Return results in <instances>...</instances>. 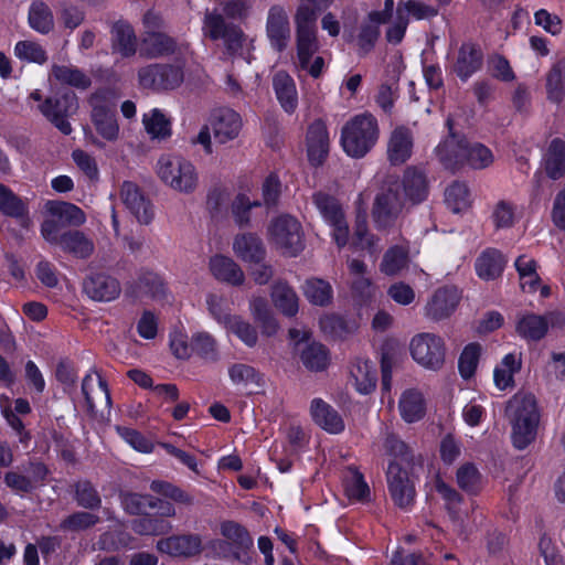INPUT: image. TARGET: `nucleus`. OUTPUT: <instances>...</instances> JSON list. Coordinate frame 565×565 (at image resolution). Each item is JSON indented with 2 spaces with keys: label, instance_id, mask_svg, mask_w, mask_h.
Segmentation results:
<instances>
[{
  "label": "nucleus",
  "instance_id": "f257e3e1",
  "mask_svg": "<svg viewBox=\"0 0 565 565\" xmlns=\"http://www.w3.org/2000/svg\"><path fill=\"white\" fill-rule=\"evenodd\" d=\"M507 413L512 425V443L515 448H526L535 438L539 411L532 394H516L508 404Z\"/></svg>",
  "mask_w": 565,
  "mask_h": 565
},
{
  "label": "nucleus",
  "instance_id": "f03ea898",
  "mask_svg": "<svg viewBox=\"0 0 565 565\" xmlns=\"http://www.w3.org/2000/svg\"><path fill=\"white\" fill-rule=\"evenodd\" d=\"M159 180L171 190L181 194H192L200 184L196 167L180 154H161L156 163Z\"/></svg>",
  "mask_w": 565,
  "mask_h": 565
},
{
  "label": "nucleus",
  "instance_id": "7ed1b4c3",
  "mask_svg": "<svg viewBox=\"0 0 565 565\" xmlns=\"http://www.w3.org/2000/svg\"><path fill=\"white\" fill-rule=\"evenodd\" d=\"M379 125L371 114H361L348 120L341 129L340 143L351 158H363L377 142Z\"/></svg>",
  "mask_w": 565,
  "mask_h": 565
},
{
  "label": "nucleus",
  "instance_id": "20e7f679",
  "mask_svg": "<svg viewBox=\"0 0 565 565\" xmlns=\"http://www.w3.org/2000/svg\"><path fill=\"white\" fill-rule=\"evenodd\" d=\"M386 446L396 458H401V461H408V449L402 440L395 437L387 438ZM387 484L395 504L406 508L413 502L415 497L414 484L409 479L408 471L403 468L402 462H398L397 459L388 465Z\"/></svg>",
  "mask_w": 565,
  "mask_h": 565
},
{
  "label": "nucleus",
  "instance_id": "39448f33",
  "mask_svg": "<svg viewBox=\"0 0 565 565\" xmlns=\"http://www.w3.org/2000/svg\"><path fill=\"white\" fill-rule=\"evenodd\" d=\"M268 241L288 257H296L305 248L301 224L296 217L287 214L271 221L268 227Z\"/></svg>",
  "mask_w": 565,
  "mask_h": 565
},
{
  "label": "nucleus",
  "instance_id": "423d86ee",
  "mask_svg": "<svg viewBox=\"0 0 565 565\" xmlns=\"http://www.w3.org/2000/svg\"><path fill=\"white\" fill-rule=\"evenodd\" d=\"M203 33L212 40H223L230 53L239 54L249 62L253 40L246 38L241 29L225 24L221 14L216 12H207L205 14Z\"/></svg>",
  "mask_w": 565,
  "mask_h": 565
},
{
  "label": "nucleus",
  "instance_id": "0eeeda50",
  "mask_svg": "<svg viewBox=\"0 0 565 565\" xmlns=\"http://www.w3.org/2000/svg\"><path fill=\"white\" fill-rule=\"evenodd\" d=\"M44 209L47 217L42 223L41 234L47 243H57L61 226H79L86 221L85 213L68 202L47 201Z\"/></svg>",
  "mask_w": 565,
  "mask_h": 565
},
{
  "label": "nucleus",
  "instance_id": "6e6552de",
  "mask_svg": "<svg viewBox=\"0 0 565 565\" xmlns=\"http://www.w3.org/2000/svg\"><path fill=\"white\" fill-rule=\"evenodd\" d=\"M413 360L425 370L439 371L446 361V344L440 335L423 332L414 335L409 342Z\"/></svg>",
  "mask_w": 565,
  "mask_h": 565
},
{
  "label": "nucleus",
  "instance_id": "1a4fd4ad",
  "mask_svg": "<svg viewBox=\"0 0 565 565\" xmlns=\"http://www.w3.org/2000/svg\"><path fill=\"white\" fill-rule=\"evenodd\" d=\"M296 46L298 67L313 78L320 77L326 62L317 54L319 49L317 28L296 24Z\"/></svg>",
  "mask_w": 565,
  "mask_h": 565
},
{
  "label": "nucleus",
  "instance_id": "9d476101",
  "mask_svg": "<svg viewBox=\"0 0 565 565\" xmlns=\"http://www.w3.org/2000/svg\"><path fill=\"white\" fill-rule=\"evenodd\" d=\"M397 182L388 184L377 193L372 209L373 222L377 230H387L395 225L404 209V200L398 193Z\"/></svg>",
  "mask_w": 565,
  "mask_h": 565
},
{
  "label": "nucleus",
  "instance_id": "9b49d317",
  "mask_svg": "<svg viewBox=\"0 0 565 565\" xmlns=\"http://www.w3.org/2000/svg\"><path fill=\"white\" fill-rule=\"evenodd\" d=\"M313 203L324 222L331 227L334 243L340 248L345 246L349 239V227L338 201L326 193L319 192L313 195Z\"/></svg>",
  "mask_w": 565,
  "mask_h": 565
},
{
  "label": "nucleus",
  "instance_id": "f8f14e48",
  "mask_svg": "<svg viewBox=\"0 0 565 565\" xmlns=\"http://www.w3.org/2000/svg\"><path fill=\"white\" fill-rule=\"evenodd\" d=\"M207 120L213 137L220 145H225L237 139L243 129L242 116L230 107L212 109Z\"/></svg>",
  "mask_w": 565,
  "mask_h": 565
},
{
  "label": "nucleus",
  "instance_id": "ddd939ff",
  "mask_svg": "<svg viewBox=\"0 0 565 565\" xmlns=\"http://www.w3.org/2000/svg\"><path fill=\"white\" fill-rule=\"evenodd\" d=\"M92 122L98 136L109 142H115L119 137V125L115 110L110 107L104 93H96L90 98Z\"/></svg>",
  "mask_w": 565,
  "mask_h": 565
},
{
  "label": "nucleus",
  "instance_id": "4468645a",
  "mask_svg": "<svg viewBox=\"0 0 565 565\" xmlns=\"http://www.w3.org/2000/svg\"><path fill=\"white\" fill-rule=\"evenodd\" d=\"M77 109L74 94H65L61 98H47L40 106L41 113L64 135L72 132L67 117Z\"/></svg>",
  "mask_w": 565,
  "mask_h": 565
},
{
  "label": "nucleus",
  "instance_id": "2eb2a0df",
  "mask_svg": "<svg viewBox=\"0 0 565 565\" xmlns=\"http://www.w3.org/2000/svg\"><path fill=\"white\" fill-rule=\"evenodd\" d=\"M266 34L276 51H284L290 40V24L287 11L279 6L269 9L266 21Z\"/></svg>",
  "mask_w": 565,
  "mask_h": 565
},
{
  "label": "nucleus",
  "instance_id": "dca6fc26",
  "mask_svg": "<svg viewBox=\"0 0 565 565\" xmlns=\"http://www.w3.org/2000/svg\"><path fill=\"white\" fill-rule=\"evenodd\" d=\"M120 199L126 209L139 223L148 224L152 220L153 212L151 204L137 184L125 181L120 186Z\"/></svg>",
  "mask_w": 565,
  "mask_h": 565
},
{
  "label": "nucleus",
  "instance_id": "f3484780",
  "mask_svg": "<svg viewBox=\"0 0 565 565\" xmlns=\"http://www.w3.org/2000/svg\"><path fill=\"white\" fill-rule=\"evenodd\" d=\"M446 124L449 135L437 146L436 154L446 168L455 169L463 163L467 141L452 131L450 118L447 119Z\"/></svg>",
  "mask_w": 565,
  "mask_h": 565
},
{
  "label": "nucleus",
  "instance_id": "a211bd4d",
  "mask_svg": "<svg viewBox=\"0 0 565 565\" xmlns=\"http://www.w3.org/2000/svg\"><path fill=\"white\" fill-rule=\"evenodd\" d=\"M84 291L93 300L108 302L119 297L121 287L113 276L93 274L84 281Z\"/></svg>",
  "mask_w": 565,
  "mask_h": 565
},
{
  "label": "nucleus",
  "instance_id": "6ab92c4d",
  "mask_svg": "<svg viewBox=\"0 0 565 565\" xmlns=\"http://www.w3.org/2000/svg\"><path fill=\"white\" fill-rule=\"evenodd\" d=\"M159 552L174 557H191L202 550V540L196 534L172 535L157 543Z\"/></svg>",
  "mask_w": 565,
  "mask_h": 565
},
{
  "label": "nucleus",
  "instance_id": "aec40b11",
  "mask_svg": "<svg viewBox=\"0 0 565 565\" xmlns=\"http://www.w3.org/2000/svg\"><path fill=\"white\" fill-rule=\"evenodd\" d=\"M558 313L550 312L541 316L535 313L522 315L516 321V332L529 341H539L545 337L550 324H554Z\"/></svg>",
  "mask_w": 565,
  "mask_h": 565
},
{
  "label": "nucleus",
  "instance_id": "412c9836",
  "mask_svg": "<svg viewBox=\"0 0 565 565\" xmlns=\"http://www.w3.org/2000/svg\"><path fill=\"white\" fill-rule=\"evenodd\" d=\"M459 300L460 292L456 287L440 288L425 306V315L435 320L444 319L455 311Z\"/></svg>",
  "mask_w": 565,
  "mask_h": 565
},
{
  "label": "nucleus",
  "instance_id": "4be33fe9",
  "mask_svg": "<svg viewBox=\"0 0 565 565\" xmlns=\"http://www.w3.org/2000/svg\"><path fill=\"white\" fill-rule=\"evenodd\" d=\"M329 152V134L321 120L312 122L307 134V153L312 166H320Z\"/></svg>",
  "mask_w": 565,
  "mask_h": 565
},
{
  "label": "nucleus",
  "instance_id": "5701e85b",
  "mask_svg": "<svg viewBox=\"0 0 565 565\" xmlns=\"http://www.w3.org/2000/svg\"><path fill=\"white\" fill-rule=\"evenodd\" d=\"M232 384L246 394H255L264 386L263 375L252 365L233 363L227 370Z\"/></svg>",
  "mask_w": 565,
  "mask_h": 565
},
{
  "label": "nucleus",
  "instance_id": "b1692460",
  "mask_svg": "<svg viewBox=\"0 0 565 565\" xmlns=\"http://www.w3.org/2000/svg\"><path fill=\"white\" fill-rule=\"evenodd\" d=\"M82 393L89 411H94L98 402L104 401L109 407L111 404L110 393L106 382L96 370H90L82 382Z\"/></svg>",
  "mask_w": 565,
  "mask_h": 565
},
{
  "label": "nucleus",
  "instance_id": "393cba45",
  "mask_svg": "<svg viewBox=\"0 0 565 565\" xmlns=\"http://www.w3.org/2000/svg\"><path fill=\"white\" fill-rule=\"evenodd\" d=\"M398 412L407 424L422 420L426 415V399L423 393L415 388L404 391L398 401Z\"/></svg>",
  "mask_w": 565,
  "mask_h": 565
},
{
  "label": "nucleus",
  "instance_id": "a878e982",
  "mask_svg": "<svg viewBox=\"0 0 565 565\" xmlns=\"http://www.w3.org/2000/svg\"><path fill=\"white\" fill-rule=\"evenodd\" d=\"M310 414L313 422L330 434H339L344 429L342 417L321 398L312 399Z\"/></svg>",
  "mask_w": 565,
  "mask_h": 565
},
{
  "label": "nucleus",
  "instance_id": "bb28decb",
  "mask_svg": "<svg viewBox=\"0 0 565 565\" xmlns=\"http://www.w3.org/2000/svg\"><path fill=\"white\" fill-rule=\"evenodd\" d=\"M376 370L371 361L356 359L350 366V383L360 394L371 393L376 385Z\"/></svg>",
  "mask_w": 565,
  "mask_h": 565
},
{
  "label": "nucleus",
  "instance_id": "cd10ccee",
  "mask_svg": "<svg viewBox=\"0 0 565 565\" xmlns=\"http://www.w3.org/2000/svg\"><path fill=\"white\" fill-rule=\"evenodd\" d=\"M273 87L281 108L292 114L298 106V93L294 78L286 72H278L273 78Z\"/></svg>",
  "mask_w": 565,
  "mask_h": 565
},
{
  "label": "nucleus",
  "instance_id": "c85d7f7f",
  "mask_svg": "<svg viewBox=\"0 0 565 565\" xmlns=\"http://www.w3.org/2000/svg\"><path fill=\"white\" fill-rule=\"evenodd\" d=\"M209 268L213 277L230 285H241L244 281V273L230 257L215 255L210 258Z\"/></svg>",
  "mask_w": 565,
  "mask_h": 565
},
{
  "label": "nucleus",
  "instance_id": "c756f323",
  "mask_svg": "<svg viewBox=\"0 0 565 565\" xmlns=\"http://www.w3.org/2000/svg\"><path fill=\"white\" fill-rule=\"evenodd\" d=\"M142 125L151 140H167L172 135L170 117L159 108H152L142 115Z\"/></svg>",
  "mask_w": 565,
  "mask_h": 565
},
{
  "label": "nucleus",
  "instance_id": "7c9ffc66",
  "mask_svg": "<svg viewBox=\"0 0 565 565\" xmlns=\"http://www.w3.org/2000/svg\"><path fill=\"white\" fill-rule=\"evenodd\" d=\"M57 245L62 250L78 258H87L94 252V243L83 232L68 231L57 235Z\"/></svg>",
  "mask_w": 565,
  "mask_h": 565
},
{
  "label": "nucleus",
  "instance_id": "2f4dec72",
  "mask_svg": "<svg viewBox=\"0 0 565 565\" xmlns=\"http://www.w3.org/2000/svg\"><path fill=\"white\" fill-rule=\"evenodd\" d=\"M412 150L413 137L411 131L404 127L396 128L392 132L387 146L390 161L394 164L403 163L411 157Z\"/></svg>",
  "mask_w": 565,
  "mask_h": 565
},
{
  "label": "nucleus",
  "instance_id": "473e14b6",
  "mask_svg": "<svg viewBox=\"0 0 565 565\" xmlns=\"http://www.w3.org/2000/svg\"><path fill=\"white\" fill-rule=\"evenodd\" d=\"M504 265L505 258L501 252L489 248L476 259L475 268L479 278L493 280L502 274Z\"/></svg>",
  "mask_w": 565,
  "mask_h": 565
},
{
  "label": "nucleus",
  "instance_id": "72a5a7b5",
  "mask_svg": "<svg viewBox=\"0 0 565 565\" xmlns=\"http://www.w3.org/2000/svg\"><path fill=\"white\" fill-rule=\"evenodd\" d=\"M175 51V42L164 33H149L145 35L139 53L147 58H157L172 54Z\"/></svg>",
  "mask_w": 565,
  "mask_h": 565
},
{
  "label": "nucleus",
  "instance_id": "f704fd0d",
  "mask_svg": "<svg viewBox=\"0 0 565 565\" xmlns=\"http://www.w3.org/2000/svg\"><path fill=\"white\" fill-rule=\"evenodd\" d=\"M113 49L121 56H132L137 51V38L130 24L118 21L111 29Z\"/></svg>",
  "mask_w": 565,
  "mask_h": 565
},
{
  "label": "nucleus",
  "instance_id": "c9c22d12",
  "mask_svg": "<svg viewBox=\"0 0 565 565\" xmlns=\"http://www.w3.org/2000/svg\"><path fill=\"white\" fill-rule=\"evenodd\" d=\"M233 249L237 257L248 263H258L265 255L260 238L254 234L237 235L233 242Z\"/></svg>",
  "mask_w": 565,
  "mask_h": 565
},
{
  "label": "nucleus",
  "instance_id": "e433bc0d",
  "mask_svg": "<svg viewBox=\"0 0 565 565\" xmlns=\"http://www.w3.org/2000/svg\"><path fill=\"white\" fill-rule=\"evenodd\" d=\"M403 190L405 199L413 204L424 201L428 193L424 172L417 168H408L404 174Z\"/></svg>",
  "mask_w": 565,
  "mask_h": 565
},
{
  "label": "nucleus",
  "instance_id": "4c0bfd02",
  "mask_svg": "<svg viewBox=\"0 0 565 565\" xmlns=\"http://www.w3.org/2000/svg\"><path fill=\"white\" fill-rule=\"evenodd\" d=\"M271 301L277 310L287 317H294L299 310V298L286 282L278 281L271 289Z\"/></svg>",
  "mask_w": 565,
  "mask_h": 565
},
{
  "label": "nucleus",
  "instance_id": "58836bf2",
  "mask_svg": "<svg viewBox=\"0 0 565 565\" xmlns=\"http://www.w3.org/2000/svg\"><path fill=\"white\" fill-rule=\"evenodd\" d=\"M481 61V51L475 44H462L458 53L455 71L461 79L466 81L479 70Z\"/></svg>",
  "mask_w": 565,
  "mask_h": 565
},
{
  "label": "nucleus",
  "instance_id": "ea45409f",
  "mask_svg": "<svg viewBox=\"0 0 565 565\" xmlns=\"http://www.w3.org/2000/svg\"><path fill=\"white\" fill-rule=\"evenodd\" d=\"M519 275L520 286L524 292H535L541 282L537 274V263L527 255L519 256L514 262Z\"/></svg>",
  "mask_w": 565,
  "mask_h": 565
},
{
  "label": "nucleus",
  "instance_id": "a19ab883",
  "mask_svg": "<svg viewBox=\"0 0 565 565\" xmlns=\"http://www.w3.org/2000/svg\"><path fill=\"white\" fill-rule=\"evenodd\" d=\"M521 363L520 354L509 353L503 356L493 371V381L499 390L503 391L513 385L514 374L521 369Z\"/></svg>",
  "mask_w": 565,
  "mask_h": 565
},
{
  "label": "nucleus",
  "instance_id": "79ce46f5",
  "mask_svg": "<svg viewBox=\"0 0 565 565\" xmlns=\"http://www.w3.org/2000/svg\"><path fill=\"white\" fill-rule=\"evenodd\" d=\"M408 263V249L394 245L384 253L380 264V271L385 276L394 277L399 275L407 267Z\"/></svg>",
  "mask_w": 565,
  "mask_h": 565
},
{
  "label": "nucleus",
  "instance_id": "37998d69",
  "mask_svg": "<svg viewBox=\"0 0 565 565\" xmlns=\"http://www.w3.org/2000/svg\"><path fill=\"white\" fill-rule=\"evenodd\" d=\"M544 168L547 175L554 180L565 173V143L562 140L551 141L544 156Z\"/></svg>",
  "mask_w": 565,
  "mask_h": 565
},
{
  "label": "nucleus",
  "instance_id": "c03bdc74",
  "mask_svg": "<svg viewBox=\"0 0 565 565\" xmlns=\"http://www.w3.org/2000/svg\"><path fill=\"white\" fill-rule=\"evenodd\" d=\"M343 490L352 502L364 501L370 494L369 486L362 473L353 467L348 468L343 475Z\"/></svg>",
  "mask_w": 565,
  "mask_h": 565
},
{
  "label": "nucleus",
  "instance_id": "a18cd8bd",
  "mask_svg": "<svg viewBox=\"0 0 565 565\" xmlns=\"http://www.w3.org/2000/svg\"><path fill=\"white\" fill-rule=\"evenodd\" d=\"M252 186L246 183L239 186V192L232 203V213L235 222L238 225H245L249 222L248 213L252 207L259 206L260 202L257 199L250 198Z\"/></svg>",
  "mask_w": 565,
  "mask_h": 565
},
{
  "label": "nucleus",
  "instance_id": "49530a36",
  "mask_svg": "<svg viewBox=\"0 0 565 565\" xmlns=\"http://www.w3.org/2000/svg\"><path fill=\"white\" fill-rule=\"evenodd\" d=\"M350 275L352 276V290L360 297H370L373 291V282L366 274V265L359 259L348 262Z\"/></svg>",
  "mask_w": 565,
  "mask_h": 565
},
{
  "label": "nucleus",
  "instance_id": "de8ad7c7",
  "mask_svg": "<svg viewBox=\"0 0 565 565\" xmlns=\"http://www.w3.org/2000/svg\"><path fill=\"white\" fill-rule=\"evenodd\" d=\"M333 0H300L295 23L316 28L317 14L331 6Z\"/></svg>",
  "mask_w": 565,
  "mask_h": 565
},
{
  "label": "nucleus",
  "instance_id": "09e8293b",
  "mask_svg": "<svg viewBox=\"0 0 565 565\" xmlns=\"http://www.w3.org/2000/svg\"><path fill=\"white\" fill-rule=\"evenodd\" d=\"M303 365L311 371H322L330 364V354L327 348L320 343H310L301 351Z\"/></svg>",
  "mask_w": 565,
  "mask_h": 565
},
{
  "label": "nucleus",
  "instance_id": "8fccbe9b",
  "mask_svg": "<svg viewBox=\"0 0 565 565\" xmlns=\"http://www.w3.org/2000/svg\"><path fill=\"white\" fill-rule=\"evenodd\" d=\"M445 202L454 213L466 212L471 205V195L465 183L455 182L446 189Z\"/></svg>",
  "mask_w": 565,
  "mask_h": 565
},
{
  "label": "nucleus",
  "instance_id": "3c124183",
  "mask_svg": "<svg viewBox=\"0 0 565 565\" xmlns=\"http://www.w3.org/2000/svg\"><path fill=\"white\" fill-rule=\"evenodd\" d=\"M230 333L236 335L245 345L255 347L258 340L256 328L241 316L234 315L226 320L224 327Z\"/></svg>",
  "mask_w": 565,
  "mask_h": 565
},
{
  "label": "nucleus",
  "instance_id": "603ef678",
  "mask_svg": "<svg viewBox=\"0 0 565 565\" xmlns=\"http://www.w3.org/2000/svg\"><path fill=\"white\" fill-rule=\"evenodd\" d=\"M303 294L310 303L326 306L332 299V287L323 279L310 278L305 282Z\"/></svg>",
  "mask_w": 565,
  "mask_h": 565
},
{
  "label": "nucleus",
  "instance_id": "864d4df0",
  "mask_svg": "<svg viewBox=\"0 0 565 565\" xmlns=\"http://www.w3.org/2000/svg\"><path fill=\"white\" fill-rule=\"evenodd\" d=\"M0 212L7 216L15 218H22L28 214V206L25 202L1 183Z\"/></svg>",
  "mask_w": 565,
  "mask_h": 565
},
{
  "label": "nucleus",
  "instance_id": "5fc2aeb1",
  "mask_svg": "<svg viewBox=\"0 0 565 565\" xmlns=\"http://www.w3.org/2000/svg\"><path fill=\"white\" fill-rule=\"evenodd\" d=\"M52 76L57 82L76 88H86L90 84L89 77L72 65H54Z\"/></svg>",
  "mask_w": 565,
  "mask_h": 565
},
{
  "label": "nucleus",
  "instance_id": "6e6d98bb",
  "mask_svg": "<svg viewBox=\"0 0 565 565\" xmlns=\"http://www.w3.org/2000/svg\"><path fill=\"white\" fill-rule=\"evenodd\" d=\"M29 23L40 33L50 32L54 23L50 8L42 1L33 2L29 11Z\"/></svg>",
  "mask_w": 565,
  "mask_h": 565
},
{
  "label": "nucleus",
  "instance_id": "4d7b16f0",
  "mask_svg": "<svg viewBox=\"0 0 565 565\" xmlns=\"http://www.w3.org/2000/svg\"><path fill=\"white\" fill-rule=\"evenodd\" d=\"M137 546L136 540L129 533L120 529L104 533L98 541V547L105 551L136 548Z\"/></svg>",
  "mask_w": 565,
  "mask_h": 565
},
{
  "label": "nucleus",
  "instance_id": "13d9d810",
  "mask_svg": "<svg viewBox=\"0 0 565 565\" xmlns=\"http://www.w3.org/2000/svg\"><path fill=\"white\" fill-rule=\"evenodd\" d=\"M491 220L497 230L511 228L519 220L516 206L508 201H499L493 207Z\"/></svg>",
  "mask_w": 565,
  "mask_h": 565
},
{
  "label": "nucleus",
  "instance_id": "bf43d9fd",
  "mask_svg": "<svg viewBox=\"0 0 565 565\" xmlns=\"http://www.w3.org/2000/svg\"><path fill=\"white\" fill-rule=\"evenodd\" d=\"M481 350L478 343H469L463 348L458 361L459 373L463 379L468 380L476 373Z\"/></svg>",
  "mask_w": 565,
  "mask_h": 565
},
{
  "label": "nucleus",
  "instance_id": "052dcab7",
  "mask_svg": "<svg viewBox=\"0 0 565 565\" xmlns=\"http://www.w3.org/2000/svg\"><path fill=\"white\" fill-rule=\"evenodd\" d=\"M493 154L489 148L481 143H468L465 160L473 169H484L493 162Z\"/></svg>",
  "mask_w": 565,
  "mask_h": 565
},
{
  "label": "nucleus",
  "instance_id": "680f3d73",
  "mask_svg": "<svg viewBox=\"0 0 565 565\" xmlns=\"http://www.w3.org/2000/svg\"><path fill=\"white\" fill-rule=\"evenodd\" d=\"M382 23H385V17L382 13L373 11L369 14L367 22L362 26L359 36L362 47L369 50L374 44L380 35V25Z\"/></svg>",
  "mask_w": 565,
  "mask_h": 565
},
{
  "label": "nucleus",
  "instance_id": "e2e57ef3",
  "mask_svg": "<svg viewBox=\"0 0 565 565\" xmlns=\"http://www.w3.org/2000/svg\"><path fill=\"white\" fill-rule=\"evenodd\" d=\"M397 11L404 17L415 20H424L434 18L437 15L438 10L429 4H426L418 0H407L397 4Z\"/></svg>",
  "mask_w": 565,
  "mask_h": 565
},
{
  "label": "nucleus",
  "instance_id": "0e129e2a",
  "mask_svg": "<svg viewBox=\"0 0 565 565\" xmlns=\"http://www.w3.org/2000/svg\"><path fill=\"white\" fill-rule=\"evenodd\" d=\"M458 486L470 493H476L482 487L481 475L472 463L462 465L457 471Z\"/></svg>",
  "mask_w": 565,
  "mask_h": 565
},
{
  "label": "nucleus",
  "instance_id": "69168bd1",
  "mask_svg": "<svg viewBox=\"0 0 565 565\" xmlns=\"http://www.w3.org/2000/svg\"><path fill=\"white\" fill-rule=\"evenodd\" d=\"M116 431L135 450L143 454L153 451V443L140 431L125 426H117Z\"/></svg>",
  "mask_w": 565,
  "mask_h": 565
},
{
  "label": "nucleus",
  "instance_id": "338daca9",
  "mask_svg": "<svg viewBox=\"0 0 565 565\" xmlns=\"http://www.w3.org/2000/svg\"><path fill=\"white\" fill-rule=\"evenodd\" d=\"M539 551L545 565H564V558L557 542L550 534H542L539 541Z\"/></svg>",
  "mask_w": 565,
  "mask_h": 565
},
{
  "label": "nucleus",
  "instance_id": "774afa93",
  "mask_svg": "<svg viewBox=\"0 0 565 565\" xmlns=\"http://www.w3.org/2000/svg\"><path fill=\"white\" fill-rule=\"evenodd\" d=\"M546 87L548 98L561 102L565 96V72L561 64L555 65L547 75Z\"/></svg>",
  "mask_w": 565,
  "mask_h": 565
}]
</instances>
